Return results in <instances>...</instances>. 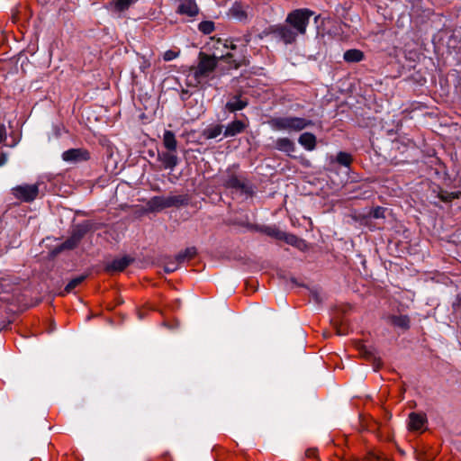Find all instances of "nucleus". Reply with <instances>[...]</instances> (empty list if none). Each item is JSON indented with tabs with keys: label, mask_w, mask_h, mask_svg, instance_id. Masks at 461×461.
<instances>
[{
	"label": "nucleus",
	"mask_w": 461,
	"mask_h": 461,
	"mask_svg": "<svg viewBox=\"0 0 461 461\" xmlns=\"http://www.w3.org/2000/svg\"><path fill=\"white\" fill-rule=\"evenodd\" d=\"M217 64L218 60L215 57L200 52L198 65L191 68L187 74L188 85L197 86L205 84L214 72Z\"/></svg>",
	"instance_id": "nucleus-1"
},
{
	"label": "nucleus",
	"mask_w": 461,
	"mask_h": 461,
	"mask_svg": "<svg viewBox=\"0 0 461 461\" xmlns=\"http://www.w3.org/2000/svg\"><path fill=\"white\" fill-rule=\"evenodd\" d=\"M206 49L212 52L211 57H215V59L219 61L220 59H227L231 68H238L242 65L246 64V59L244 56H240L239 58H234V55L231 53L223 54L225 50H235L236 45L233 44L232 41H229L227 40H221V38L211 37L210 40L206 43Z\"/></svg>",
	"instance_id": "nucleus-2"
},
{
	"label": "nucleus",
	"mask_w": 461,
	"mask_h": 461,
	"mask_svg": "<svg viewBox=\"0 0 461 461\" xmlns=\"http://www.w3.org/2000/svg\"><path fill=\"white\" fill-rule=\"evenodd\" d=\"M269 124L275 131H301L314 123L312 120L305 118L286 116L273 118L269 121Z\"/></svg>",
	"instance_id": "nucleus-3"
},
{
	"label": "nucleus",
	"mask_w": 461,
	"mask_h": 461,
	"mask_svg": "<svg viewBox=\"0 0 461 461\" xmlns=\"http://www.w3.org/2000/svg\"><path fill=\"white\" fill-rule=\"evenodd\" d=\"M221 182L223 186L229 189H246V179L240 174L238 165H232L226 169L221 176Z\"/></svg>",
	"instance_id": "nucleus-4"
},
{
	"label": "nucleus",
	"mask_w": 461,
	"mask_h": 461,
	"mask_svg": "<svg viewBox=\"0 0 461 461\" xmlns=\"http://www.w3.org/2000/svg\"><path fill=\"white\" fill-rule=\"evenodd\" d=\"M313 13L308 9H297L287 15L286 23L301 34H304L310 17Z\"/></svg>",
	"instance_id": "nucleus-5"
},
{
	"label": "nucleus",
	"mask_w": 461,
	"mask_h": 461,
	"mask_svg": "<svg viewBox=\"0 0 461 461\" xmlns=\"http://www.w3.org/2000/svg\"><path fill=\"white\" fill-rule=\"evenodd\" d=\"M182 196H154L148 202V206L153 211H160L183 203Z\"/></svg>",
	"instance_id": "nucleus-6"
},
{
	"label": "nucleus",
	"mask_w": 461,
	"mask_h": 461,
	"mask_svg": "<svg viewBox=\"0 0 461 461\" xmlns=\"http://www.w3.org/2000/svg\"><path fill=\"white\" fill-rule=\"evenodd\" d=\"M13 194L17 198L23 202L33 201L39 194V185H23L13 188Z\"/></svg>",
	"instance_id": "nucleus-7"
},
{
	"label": "nucleus",
	"mask_w": 461,
	"mask_h": 461,
	"mask_svg": "<svg viewBox=\"0 0 461 461\" xmlns=\"http://www.w3.org/2000/svg\"><path fill=\"white\" fill-rule=\"evenodd\" d=\"M62 159L68 163H78L90 158V154L86 149H70L62 153Z\"/></svg>",
	"instance_id": "nucleus-8"
},
{
	"label": "nucleus",
	"mask_w": 461,
	"mask_h": 461,
	"mask_svg": "<svg viewBox=\"0 0 461 461\" xmlns=\"http://www.w3.org/2000/svg\"><path fill=\"white\" fill-rule=\"evenodd\" d=\"M274 33L276 34V37H278L280 40H282L285 44L294 42L298 34L297 32H294L291 28L285 26V25L277 26L274 30Z\"/></svg>",
	"instance_id": "nucleus-9"
},
{
	"label": "nucleus",
	"mask_w": 461,
	"mask_h": 461,
	"mask_svg": "<svg viewBox=\"0 0 461 461\" xmlns=\"http://www.w3.org/2000/svg\"><path fill=\"white\" fill-rule=\"evenodd\" d=\"M177 13L194 17L198 14L199 8L195 0H184L177 8Z\"/></svg>",
	"instance_id": "nucleus-10"
},
{
	"label": "nucleus",
	"mask_w": 461,
	"mask_h": 461,
	"mask_svg": "<svg viewBox=\"0 0 461 461\" xmlns=\"http://www.w3.org/2000/svg\"><path fill=\"white\" fill-rule=\"evenodd\" d=\"M131 258L129 257H122L120 258L113 259L111 263L106 265L105 270L107 272H122L123 271L131 262Z\"/></svg>",
	"instance_id": "nucleus-11"
},
{
	"label": "nucleus",
	"mask_w": 461,
	"mask_h": 461,
	"mask_svg": "<svg viewBox=\"0 0 461 461\" xmlns=\"http://www.w3.org/2000/svg\"><path fill=\"white\" fill-rule=\"evenodd\" d=\"M275 147L279 151L285 152L291 156L295 151V144L288 138H278L275 142Z\"/></svg>",
	"instance_id": "nucleus-12"
},
{
	"label": "nucleus",
	"mask_w": 461,
	"mask_h": 461,
	"mask_svg": "<svg viewBox=\"0 0 461 461\" xmlns=\"http://www.w3.org/2000/svg\"><path fill=\"white\" fill-rule=\"evenodd\" d=\"M172 152H163L158 155V159L166 169L173 170L178 163L177 157Z\"/></svg>",
	"instance_id": "nucleus-13"
},
{
	"label": "nucleus",
	"mask_w": 461,
	"mask_h": 461,
	"mask_svg": "<svg viewBox=\"0 0 461 461\" xmlns=\"http://www.w3.org/2000/svg\"><path fill=\"white\" fill-rule=\"evenodd\" d=\"M426 420L424 414L411 412L409 416V428L411 430H420L425 425Z\"/></svg>",
	"instance_id": "nucleus-14"
},
{
	"label": "nucleus",
	"mask_w": 461,
	"mask_h": 461,
	"mask_svg": "<svg viewBox=\"0 0 461 461\" xmlns=\"http://www.w3.org/2000/svg\"><path fill=\"white\" fill-rule=\"evenodd\" d=\"M246 128V124L239 120H235L229 123L224 131V137H233L242 132Z\"/></svg>",
	"instance_id": "nucleus-15"
},
{
	"label": "nucleus",
	"mask_w": 461,
	"mask_h": 461,
	"mask_svg": "<svg viewBox=\"0 0 461 461\" xmlns=\"http://www.w3.org/2000/svg\"><path fill=\"white\" fill-rule=\"evenodd\" d=\"M247 105L248 101L246 99H241L240 95H234L227 102L225 107L229 112L234 113L244 109Z\"/></svg>",
	"instance_id": "nucleus-16"
},
{
	"label": "nucleus",
	"mask_w": 461,
	"mask_h": 461,
	"mask_svg": "<svg viewBox=\"0 0 461 461\" xmlns=\"http://www.w3.org/2000/svg\"><path fill=\"white\" fill-rule=\"evenodd\" d=\"M298 142L307 150H313L316 148V137L310 132H304L300 135Z\"/></svg>",
	"instance_id": "nucleus-17"
},
{
	"label": "nucleus",
	"mask_w": 461,
	"mask_h": 461,
	"mask_svg": "<svg viewBox=\"0 0 461 461\" xmlns=\"http://www.w3.org/2000/svg\"><path fill=\"white\" fill-rule=\"evenodd\" d=\"M278 240H284L287 244L303 249L305 247V243L302 239H299L295 235L286 234L285 232H276Z\"/></svg>",
	"instance_id": "nucleus-18"
},
{
	"label": "nucleus",
	"mask_w": 461,
	"mask_h": 461,
	"mask_svg": "<svg viewBox=\"0 0 461 461\" xmlns=\"http://www.w3.org/2000/svg\"><path fill=\"white\" fill-rule=\"evenodd\" d=\"M138 0H112L109 6L113 12L122 13L129 9V7Z\"/></svg>",
	"instance_id": "nucleus-19"
},
{
	"label": "nucleus",
	"mask_w": 461,
	"mask_h": 461,
	"mask_svg": "<svg viewBox=\"0 0 461 461\" xmlns=\"http://www.w3.org/2000/svg\"><path fill=\"white\" fill-rule=\"evenodd\" d=\"M163 144L168 151H176L177 141L176 136L171 131H165L163 134Z\"/></svg>",
	"instance_id": "nucleus-20"
},
{
	"label": "nucleus",
	"mask_w": 461,
	"mask_h": 461,
	"mask_svg": "<svg viewBox=\"0 0 461 461\" xmlns=\"http://www.w3.org/2000/svg\"><path fill=\"white\" fill-rule=\"evenodd\" d=\"M343 58H344L345 61L349 62V63L359 62L364 59V53H363V51H361L359 50L352 49V50H347L344 53Z\"/></svg>",
	"instance_id": "nucleus-21"
},
{
	"label": "nucleus",
	"mask_w": 461,
	"mask_h": 461,
	"mask_svg": "<svg viewBox=\"0 0 461 461\" xmlns=\"http://www.w3.org/2000/svg\"><path fill=\"white\" fill-rule=\"evenodd\" d=\"M230 14L232 17L238 20H244L247 17V12L244 6L240 3H235L230 9Z\"/></svg>",
	"instance_id": "nucleus-22"
},
{
	"label": "nucleus",
	"mask_w": 461,
	"mask_h": 461,
	"mask_svg": "<svg viewBox=\"0 0 461 461\" xmlns=\"http://www.w3.org/2000/svg\"><path fill=\"white\" fill-rule=\"evenodd\" d=\"M196 253L197 250L194 247L187 248L176 255V260L179 263H182L185 260H190L195 257Z\"/></svg>",
	"instance_id": "nucleus-23"
},
{
	"label": "nucleus",
	"mask_w": 461,
	"mask_h": 461,
	"mask_svg": "<svg viewBox=\"0 0 461 461\" xmlns=\"http://www.w3.org/2000/svg\"><path fill=\"white\" fill-rule=\"evenodd\" d=\"M392 323L396 327L407 330L410 327V319L406 315L393 316Z\"/></svg>",
	"instance_id": "nucleus-24"
},
{
	"label": "nucleus",
	"mask_w": 461,
	"mask_h": 461,
	"mask_svg": "<svg viewBox=\"0 0 461 461\" xmlns=\"http://www.w3.org/2000/svg\"><path fill=\"white\" fill-rule=\"evenodd\" d=\"M198 30L203 34H211L215 30L212 21H203L198 24Z\"/></svg>",
	"instance_id": "nucleus-25"
},
{
	"label": "nucleus",
	"mask_w": 461,
	"mask_h": 461,
	"mask_svg": "<svg viewBox=\"0 0 461 461\" xmlns=\"http://www.w3.org/2000/svg\"><path fill=\"white\" fill-rule=\"evenodd\" d=\"M222 131V126L221 125H214L211 126L204 131V136L207 139H214L218 137Z\"/></svg>",
	"instance_id": "nucleus-26"
},
{
	"label": "nucleus",
	"mask_w": 461,
	"mask_h": 461,
	"mask_svg": "<svg viewBox=\"0 0 461 461\" xmlns=\"http://www.w3.org/2000/svg\"><path fill=\"white\" fill-rule=\"evenodd\" d=\"M86 276H79L73 279H71L68 284L65 287L66 293H70L73 289H75L77 285H79L84 280Z\"/></svg>",
	"instance_id": "nucleus-27"
},
{
	"label": "nucleus",
	"mask_w": 461,
	"mask_h": 461,
	"mask_svg": "<svg viewBox=\"0 0 461 461\" xmlns=\"http://www.w3.org/2000/svg\"><path fill=\"white\" fill-rule=\"evenodd\" d=\"M337 161L342 166L348 167L352 162V158L348 153L340 151L337 155Z\"/></svg>",
	"instance_id": "nucleus-28"
},
{
	"label": "nucleus",
	"mask_w": 461,
	"mask_h": 461,
	"mask_svg": "<svg viewBox=\"0 0 461 461\" xmlns=\"http://www.w3.org/2000/svg\"><path fill=\"white\" fill-rule=\"evenodd\" d=\"M179 50H168L163 54V59L165 61H171L179 56Z\"/></svg>",
	"instance_id": "nucleus-29"
},
{
	"label": "nucleus",
	"mask_w": 461,
	"mask_h": 461,
	"mask_svg": "<svg viewBox=\"0 0 461 461\" xmlns=\"http://www.w3.org/2000/svg\"><path fill=\"white\" fill-rule=\"evenodd\" d=\"M79 238L78 237H72L70 240H68L64 242L63 247L66 249H72L77 245L78 242Z\"/></svg>",
	"instance_id": "nucleus-30"
},
{
	"label": "nucleus",
	"mask_w": 461,
	"mask_h": 461,
	"mask_svg": "<svg viewBox=\"0 0 461 461\" xmlns=\"http://www.w3.org/2000/svg\"><path fill=\"white\" fill-rule=\"evenodd\" d=\"M150 67V62L146 59L144 57L141 58V61H140V69L142 73H146L147 70Z\"/></svg>",
	"instance_id": "nucleus-31"
},
{
	"label": "nucleus",
	"mask_w": 461,
	"mask_h": 461,
	"mask_svg": "<svg viewBox=\"0 0 461 461\" xmlns=\"http://www.w3.org/2000/svg\"><path fill=\"white\" fill-rule=\"evenodd\" d=\"M359 352L366 358L369 359L373 357L372 352L369 349H367L366 347H365V346L360 347Z\"/></svg>",
	"instance_id": "nucleus-32"
},
{
	"label": "nucleus",
	"mask_w": 461,
	"mask_h": 461,
	"mask_svg": "<svg viewBox=\"0 0 461 461\" xmlns=\"http://www.w3.org/2000/svg\"><path fill=\"white\" fill-rule=\"evenodd\" d=\"M7 137L6 129L4 124H0V143L5 141Z\"/></svg>",
	"instance_id": "nucleus-33"
},
{
	"label": "nucleus",
	"mask_w": 461,
	"mask_h": 461,
	"mask_svg": "<svg viewBox=\"0 0 461 461\" xmlns=\"http://www.w3.org/2000/svg\"><path fill=\"white\" fill-rule=\"evenodd\" d=\"M384 208H382V207H377V208H375V209L374 210V212H373V216H374L375 218H383V217H384Z\"/></svg>",
	"instance_id": "nucleus-34"
},
{
	"label": "nucleus",
	"mask_w": 461,
	"mask_h": 461,
	"mask_svg": "<svg viewBox=\"0 0 461 461\" xmlns=\"http://www.w3.org/2000/svg\"><path fill=\"white\" fill-rule=\"evenodd\" d=\"M457 197H458V195L454 193H451L447 195L440 194V199L445 202L451 201L452 199L457 198Z\"/></svg>",
	"instance_id": "nucleus-35"
},
{
	"label": "nucleus",
	"mask_w": 461,
	"mask_h": 461,
	"mask_svg": "<svg viewBox=\"0 0 461 461\" xmlns=\"http://www.w3.org/2000/svg\"><path fill=\"white\" fill-rule=\"evenodd\" d=\"M367 458L369 461H380L381 457L378 454L372 452L368 454Z\"/></svg>",
	"instance_id": "nucleus-36"
},
{
	"label": "nucleus",
	"mask_w": 461,
	"mask_h": 461,
	"mask_svg": "<svg viewBox=\"0 0 461 461\" xmlns=\"http://www.w3.org/2000/svg\"><path fill=\"white\" fill-rule=\"evenodd\" d=\"M276 232H281L280 230H278L277 229H272V228H268L267 233L272 237H275L276 239H278V236L276 235Z\"/></svg>",
	"instance_id": "nucleus-37"
},
{
	"label": "nucleus",
	"mask_w": 461,
	"mask_h": 461,
	"mask_svg": "<svg viewBox=\"0 0 461 461\" xmlns=\"http://www.w3.org/2000/svg\"><path fill=\"white\" fill-rule=\"evenodd\" d=\"M7 161V157L5 153L0 152V166L4 165Z\"/></svg>",
	"instance_id": "nucleus-38"
},
{
	"label": "nucleus",
	"mask_w": 461,
	"mask_h": 461,
	"mask_svg": "<svg viewBox=\"0 0 461 461\" xmlns=\"http://www.w3.org/2000/svg\"><path fill=\"white\" fill-rule=\"evenodd\" d=\"M176 269V267H175V266H173V265H170V264H168V265H167V266L165 267V271H166V272H167V273L173 272V271H175Z\"/></svg>",
	"instance_id": "nucleus-39"
},
{
	"label": "nucleus",
	"mask_w": 461,
	"mask_h": 461,
	"mask_svg": "<svg viewBox=\"0 0 461 461\" xmlns=\"http://www.w3.org/2000/svg\"><path fill=\"white\" fill-rule=\"evenodd\" d=\"M314 454H315V450L309 449V450H307V451H306V456H307L308 457H312V456H314Z\"/></svg>",
	"instance_id": "nucleus-40"
}]
</instances>
